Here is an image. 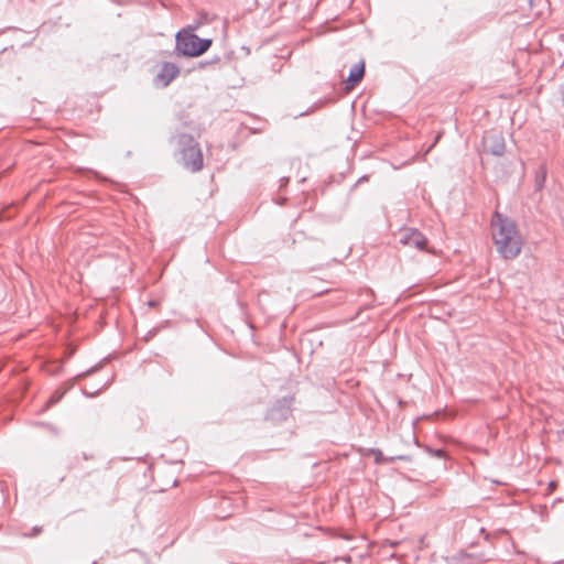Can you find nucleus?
<instances>
[{"label":"nucleus","mask_w":564,"mask_h":564,"mask_svg":"<svg viewBox=\"0 0 564 564\" xmlns=\"http://www.w3.org/2000/svg\"><path fill=\"white\" fill-rule=\"evenodd\" d=\"M491 237L496 250L503 259L511 260L520 254L523 239L510 218L495 213L491 220Z\"/></svg>","instance_id":"1"},{"label":"nucleus","mask_w":564,"mask_h":564,"mask_svg":"<svg viewBox=\"0 0 564 564\" xmlns=\"http://www.w3.org/2000/svg\"><path fill=\"white\" fill-rule=\"evenodd\" d=\"M180 148V163L191 172H197L203 167V153L199 144L189 135L182 134L177 138Z\"/></svg>","instance_id":"2"},{"label":"nucleus","mask_w":564,"mask_h":564,"mask_svg":"<svg viewBox=\"0 0 564 564\" xmlns=\"http://www.w3.org/2000/svg\"><path fill=\"white\" fill-rule=\"evenodd\" d=\"M210 44V40L199 39L189 30H182L176 35V48L186 56H199L209 48Z\"/></svg>","instance_id":"3"},{"label":"nucleus","mask_w":564,"mask_h":564,"mask_svg":"<svg viewBox=\"0 0 564 564\" xmlns=\"http://www.w3.org/2000/svg\"><path fill=\"white\" fill-rule=\"evenodd\" d=\"M400 242L410 248L424 250L427 246V239L415 229H403L400 232Z\"/></svg>","instance_id":"4"},{"label":"nucleus","mask_w":564,"mask_h":564,"mask_svg":"<svg viewBox=\"0 0 564 564\" xmlns=\"http://www.w3.org/2000/svg\"><path fill=\"white\" fill-rule=\"evenodd\" d=\"M178 74V68L172 63H164L156 75L155 82L162 87H166Z\"/></svg>","instance_id":"5"},{"label":"nucleus","mask_w":564,"mask_h":564,"mask_svg":"<svg viewBox=\"0 0 564 564\" xmlns=\"http://www.w3.org/2000/svg\"><path fill=\"white\" fill-rule=\"evenodd\" d=\"M485 150L494 155H502L506 150V143L501 135H491L485 139Z\"/></svg>","instance_id":"6"},{"label":"nucleus","mask_w":564,"mask_h":564,"mask_svg":"<svg viewBox=\"0 0 564 564\" xmlns=\"http://www.w3.org/2000/svg\"><path fill=\"white\" fill-rule=\"evenodd\" d=\"M365 75V63L359 62L355 64L349 73V76L347 78V88L351 89L354 88L362 78Z\"/></svg>","instance_id":"7"},{"label":"nucleus","mask_w":564,"mask_h":564,"mask_svg":"<svg viewBox=\"0 0 564 564\" xmlns=\"http://www.w3.org/2000/svg\"><path fill=\"white\" fill-rule=\"evenodd\" d=\"M555 487H556V484H555V482H551V484H550V488H551V489H554Z\"/></svg>","instance_id":"8"},{"label":"nucleus","mask_w":564,"mask_h":564,"mask_svg":"<svg viewBox=\"0 0 564 564\" xmlns=\"http://www.w3.org/2000/svg\"><path fill=\"white\" fill-rule=\"evenodd\" d=\"M381 456V453L377 454V462H379V457Z\"/></svg>","instance_id":"9"}]
</instances>
